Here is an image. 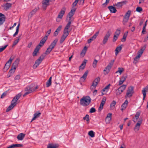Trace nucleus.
I'll use <instances>...</instances> for the list:
<instances>
[{
  "instance_id": "nucleus-43",
  "label": "nucleus",
  "mask_w": 148,
  "mask_h": 148,
  "mask_svg": "<svg viewBox=\"0 0 148 148\" xmlns=\"http://www.w3.org/2000/svg\"><path fill=\"white\" fill-rule=\"evenodd\" d=\"M122 92V90L119 88L116 90L115 93L116 95H119L121 94Z\"/></svg>"
},
{
  "instance_id": "nucleus-12",
  "label": "nucleus",
  "mask_w": 148,
  "mask_h": 148,
  "mask_svg": "<svg viewBox=\"0 0 148 148\" xmlns=\"http://www.w3.org/2000/svg\"><path fill=\"white\" fill-rule=\"evenodd\" d=\"M142 122V120H140L138 121L136 125L134 130L136 132H137L139 130L140 127Z\"/></svg>"
},
{
  "instance_id": "nucleus-53",
  "label": "nucleus",
  "mask_w": 148,
  "mask_h": 148,
  "mask_svg": "<svg viewBox=\"0 0 148 148\" xmlns=\"http://www.w3.org/2000/svg\"><path fill=\"white\" fill-rule=\"evenodd\" d=\"M51 29H50L49 30H48L45 36L44 37H46V39L47 40L48 36H49V35L50 33H51Z\"/></svg>"
},
{
  "instance_id": "nucleus-47",
  "label": "nucleus",
  "mask_w": 148,
  "mask_h": 148,
  "mask_svg": "<svg viewBox=\"0 0 148 148\" xmlns=\"http://www.w3.org/2000/svg\"><path fill=\"white\" fill-rule=\"evenodd\" d=\"M110 86V84H108V85H107V86H106L105 88H103L102 90V92H105L106 91V90H107V92L108 91V89L109 88Z\"/></svg>"
},
{
  "instance_id": "nucleus-64",
  "label": "nucleus",
  "mask_w": 148,
  "mask_h": 148,
  "mask_svg": "<svg viewBox=\"0 0 148 148\" xmlns=\"http://www.w3.org/2000/svg\"><path fill=\"white\" fill-rule=\"evenodd\" d=\"M118 36H117V35H114L113 40V42H115L117 40Z\"/></svg>"
},
{
  "instance_id": "nucleus-49",
  "label": "nucleus",
  "mask_w": 148,
  "mask_h": 148,
  "mask_svg": "<svg viewBox=\"0 0 148 148\" xmlns=\"http://www.w3.org/2000/svg\"><path fill=\"white\" fill-rule=\"evenodd\" d=\"M88 135L91 137H93L95 136V134L93 131L91 130L88 133Z\"/></svg>"
},
{
  "instance_id": "nucleus-26",
  "label": "nucleus",
  "mask_w": 148,
  "mask_h": 148,
  "mask_svg": "<svg viewBox=\"0 0 148 148\" xmlns=\"http://www.w3.org/2000/svg\"><path fill=\"white\" fill-rule=\"evenodd\" d=\"M111 66L108 65L106 68L103 71L106 72V73H104V74L105 75L108 74L109 72L110 69L111 68Z\"/></svg>"
},
{
  "instance_id": "nucleus-54",
  "label": "nucleus",
  "mask_w": 148,
  "mask_h": 148,
  "mask_svg": "<svg viewBox=\"0 0 148 148\" xmlns=\"http://www.w3.org/2000/svg\"><path fill=\"white\" fill-rule=\"evenodd\" d=\"M143 51L141 50H139L138 53V57H140L141 56L142 54L143 53Z\"/></svg>"
},
{
  "instance_id": "nucleus-14",
  "label": "nucleus",
  "mask_w": 148,
  "mask_h": 148,
  "mask_svg": "<svg viewBox=\"0 0 148 148\" xmlns=\"http://www.w3.org/2000/svg\"><path fill=\"white\" fill-rule=\"evenodd\" d=\"M99 33V32H97L96 33H95L92 36V37L90 39L88 40V43H90L92 41L95 40L97 36H98Z\"/></svg>"
},
{
  "instance_id": "nucleus-62",
  "label": "nucleus",
  "mask_w": 148,
  "mask_h": 148,
  "mask_svg": "<svg viewBox=\"0 0 148 148\" xmlns=\"http://www.w3.org/2000/svg\"><path fill=\"white\" fill-rule=\"evenodd\" d=\"M100 81V78L99 77H97V78H96L94 81L95 82H97V83L98 84V83Z\"/></svg>"
},
{
  "instance_id": "nucleus-25",
  "label": "nucleus",
  "mask_w": 148,
  "mask_h": 148,
  "mask_svg": "<svg viewBox=\"0 0 148 148\" xmlns=\"http://www.w3.org/2000/svg\"><path fill=\"white\" fill-rule=\"evenodd\" d=\"M41 114V113L39 111L36 112L34 114V117L32 119L31 122L35 120L37 118L39 117Z\"/></svg>"
},
{
  "instance_id": "nucleus-20",
  "label": "nucleus",
  "mask_w": 148,
  "mask_h": 148,
  "mask_svg": "<svg viewBox=\"0 0 148 148\" xmlns=\"http://www.w3.org/2000/svg\"><path fill=\"white\" fill-rule=\"evenodd\" d=\"M128 102L127 101V100L126 99L124 102L122 104V105L121 106V110L122 111H123V110H125L126 108L127 107L128 104Z\"/></svg>"
},
{
  "instance_id": "nucleus-18",
  "label": "nucleus",
  "mask_w": 148,
  "mask_h": 148,
  "mask_svg": "<svg viewBox=\"0 0 148 148\" xmlns=\"http://www.w3.org/2000/svg\"><path fill=\"white\" fill-rule=\"evenodd\" d=\"M148 91V85L145 87L143 88L142 90V93L143 95V100H144L146 96V92Z\"/></svg>"
},
{
  "instance_id": "nucleus-29",
  "label": "nucleus",
  "mask_w": 148,
  "mask_h": 148,
  "mask_svg": "<svg viewBox=\"0 0 148 148\" xmlns=\"http://www.w3.org/2000/svg\"><path fill=\"white\" fill-rule=\"evenodd\" d=\"M58 145L52 144H49L47 146V148H58Z\"/></svg>"
},
{
  "instance_id": "nucleus-16",
  "label": "nucleus",
  "mask_w": 148,
  "mask_h": 148,
  "mask_svg": "<svg viewBox=\"0 0 148 148\" xmlns=\"http://www.w3.org/2000/svg\"><path fill=\"white\" fill-rule=\"evenodd\" d=\"M47 40L46 37H43L41 40L38 45L37 46H38L39 49H40V47L42 46L45 43Z\"/></svg>"
},
{
  "instance_id": "nucleus-37",
  "label": "nucleus",
  "mask_w": 148,
  "mask_h": 148,
  "mask_svg": "<svg viewBox=\"0 0 148 148\" xmlns=\"http://www.w3.org/2000/svg\"><path fill=\"white\" fill-rule=\"evenodd\" d=\"M116 104V102L115 101H113L110 105V109L113 110L114 108L115 105Z\"/></svg>"
},
{
  "instance_id": "nucleus-23",
  "label": "nucleus",
  "mask_w": 148,
  "mask_h": 148,
  "mask_svg": "<svg viewBox=\"0 0 148 148\" xmlns=\"http://www.w3.org/2000/svg\"><path fill=\"white\" fill-rule=\"evenodd\" d=\"M25 134L21 133L19 134L17 136V138L20 140H22L25 137Z\"/></svg>"
},
{
  "instance_id": "nucleus-58",
  "label": "nucleus",
  "mask_w": 148,
  "mask_h": 148,
  "mask_svg": "<svg viewBox=\"0 0 148 148\" xmlns=\"http://www.w3.org/2000/svg\"><path fill=\"white\" fill-rule=\"evenodd\" d=\"M110 0H106L105 2L103 3L102 5L103 7H106L108 3L109 2Z\"/></svg>"
},
{
  "instance_id": "nucleus-7",
  "label": "nucleus",
  "mask_w": 148,
  "mask_h": 148,
  "mask_svg": "<svg viewBox=\"0 0 148 148\" xmlns=\"http://www.w3.org/2000/svg\"><path fill=\"white\" fill-rule=\"evenodd\" d=\"M45 56V54H42L41 55L37 60H36L35 63L33 66V68L34 69H36L37 67L44 58Z\"/></svg>"
},
{
  "instance_id": "nucleus-33",
  "label": "nucleus",
  "mask_w": 148,
  "mask_h": 148,
  "mask_svg": "<svg viewBox=\"0 0 148 148\" xmlns=\"http://www.w3.org/2000/svg\"><path fill=\"white\" fill-rule=\"evenodd\" d=\"M12 6V4L8 3H7L4 6H2V7H5V9L6 10L10 8Z\"/></svg>"
},
{
  "instance_id": "nucleus-32",
  "label": "nucleus",
  "mask_w": 148,
  "mask_h": 148,
  "mask_svg": "<svg viewBox=\"0 0 148 148\" xmlns=\"http://www.w3.org/2000/svg\"><path fill=\"white\" fill-rule=\"evenodd\" d=\"M122 48V47L121 46H119L116 48L115 50V55L116 56L118 53L121 51Z\"/></svg>"
},
{
  "instance_id": "nucleus-11",
  "label": "nucleus",
  "mask_w": 148,
  "mask_h": 148,
  "mask_svg": "<svg viewBox=\"0 0 148 148\" xmlns=\"http://www.w3.org/2000/svg\"><path fill=\"white\" fill-rule=\"evenodd\" d=\"M127 2V0H125L115 3L114 5L116 6L117 8H121L124 5L126 4Z\"/></svg>"
},
{
  "instance_id": "nucleus-42",
  "label": "nucleus",
  "mask_w": 148,
  "mask_h": 148,
  "mask_svg": "<svg viewBox=\"0 0 148 148\" xmlns=\"http://www.w3.org/2000/svg\"><path fill=\"white\" fill-rule=\"evenodd\" d=\"M84 120H86L87 123H88L89 122V116L88 114H86V116L83 118Z\"/></svg>"
},
{
  "instance_id": "nucleus-31",
  "label": "nucleus",
  "mask_w": 148,
  "mask_h": 148,
  "mask_svg": "<svg viewBox=\"0 0 148 148\" xmlns=\"http://www.w3.org/2000/svg\"><path fill=\"white\" fill-rule=\"evenodd\" d=\"M20 60L19 59H17L13 64L12 66L16 68L17 67L19 63Z\"/></svg>"
},
{
  "instance_id": "nucleus-24",
  "label": "nucleus",
  "mask_w": 148,
  "mask_h": 148,
  "mask_svg": "<svg viewBox=\"0 0 148 148\" xmlns=\"http://www.w3.org/2000/svg\"><path fill=\"white\" fill-rule=\"evenodd\" d=\"M127 78L126 76H122L120 80L119 81V85H121L125 81L126 78Z\"/></svg>"
},
{
  "instance_id": "nucleus-59",
  "label": "nucleus",
  "mask_w": 148,
  "mask_h": 148,
  "mask_svg": "<svg viewBox=\"0 0 148 148\" xmlns=\"http://www.w3.org/2000/svg\"><path fill=\"white\" fill-rule=\"evenodd\" d=\"M7 93V92L6 91L4 92L1 95V98L2 99L5 97Z\"/></svg>"
},
{
  "instance_id": "nucleus-45",
  "label": "nucleus",
  "mask_w": 148,
  "mask_h": 148,
  "mask_svg": "<svg viewBox=\"0 0 148 148\" xmlns=\"http://www.w3.org/2000/svg\"><path fill=\"white\" fill-rule=\"evenodd\" d=\"M126 86V85H123L121 86L119 88V89H120L121 90H122V92H123V91L125 90Z\"/></svg>"
},
{
  "instance_id": "nucleus-52",
  "label": "nucleus",
  "mask_w": 148,
  "mask_h": 148,
  "mask_svg": "<svg viewBox=\"0 0 148 148\" xmlns=\"http://www.w3.org/2000/svg\"><path fill=\"white\" fill-rule=\"evenodd\" d=\"M140 57H138V56H136L134 58L133 63L134 64H136L138 62L139 59Z\"/></svg>"
},
{
  "instance_id": "nucleus-50",
  "label": "nucleus",
  "mask_w": 148,
  "mask_h": 148,
  "mask_svg": "<svg viewBox=\"0 0 148 148\" xmlns=\"http://www.w3.org/2000/svg\"><path fill=\"white\" fill-rule=\"evenodd\" d=\"M20 40V37H19L17 38V39L15 40L13 44V46H14L16 45L18 42Z\"/></svg>"
},
{
  "instance_id": "nucleus-21",
  "label": "nucleus",
  "mask_w": 148,
  "mask_h": 148,
  "mask_svg": "<svg viewBox=\"0 0 148 148\" xmlns=\"http://www.w3.org/2000/svg\"><path fill=\"white\" fill-rule=\"evenodd\" d=\"M106 101V99H103L99 107V108L98 110L99 111H101L103 108V106L105 103Z\"/></svg>"
},
{
  "instance_id": "nucleus-2",
  "label": "nucleus",
  "mask_w": 148,
  "mask_h": 148,
  "mask_svg": "<svg viewBox=\"0 0 148 148\" xmlns=\"http://www.w3.org/2000/svg\"><path fill=\"white\" fill-rule=\"evenodd\" d=\"M21 94L19 93L16 95L13 99L12 101L11 104L8 107L7 109L6 110V112H8L11 109H13V108L16 105L17 103L16 101L18 99L21 97Z\"/></svg>"
},
{
  "instance_id": "nucleus-60",
  "label": "nucleus",
  "mask_w": 148,
  "mask_h": 148,
  "mask_svg": "<svg viewBox=\"0 0 148 148\" xmlns=\"http://www.w3.org/2000/svg\"><path fill=\"white\" fill-rule=\"evenodd\" d=\"M8 45H6L4 46L3 47L0 48V52H2L8 46Z\"/></svg>"
},
{
  "instance_id": "nucleus-17",
  "label": "nucleus",
  "mask_w": 148,
  "mask_h": 148,
  "mask_svg": "<svg viewBox=\"0 0 148 148\" xmlns=\"http://www.w3.org/2000/svg\"><path fill=\"white\" fill-rule=\"evenodd\" d=\"M0 25L3 24L5 21V17L4 16V15L1 13H0Z\"/></svg>"
},
{
  "instance_id": "nucleus-63",
  "label": "nucleus",
  "mask_w": 148,
  "mask_h": 148,
  "mask_svg": "<svg viewBox=\"0 0 148 148\" xmlns=\"http://www.w3.org/2000/svg\"><path fill=\"white\" fill-rule=\"evenodd\" d=\"M62 28V26L61 25L59 26L56 29V31L59 32L61 30Z\"/></svg>"
},
{
  "instance_id": "nucleus-35",
  "label": "nucleus",
  "mask_w": 148,
  "mask_h": 148,
  "mask_svg": "<svg viewBox=\"0 0 148 148\" xmlns=\"http://www.w3.org/2000/svg\"><path fill=\"white\" fill-rule=\"evenodd\" d=\"M128 32L127 31L124 34L122 39L121 40V41L122 42H124L126 40V39L128 35Z\"/></svg>"
},
{
  "instance_id": "nucleus-27",
  "label": "nucleus",
  "mask_w": 148,
  "mask_h": 148,
  "mask_svg": "<svg viewBox=\"0 0 148 148\" xmlns=\"http://www.w3.org/2000/svg\"><path fill=\"white\" fill-rule=\"evenodd\" d=\"M140 115V112H137L135 115V117L133 118V121L134 122H135L139 118Z\"/></svg>"
},
{
  "instance_id": "nucleus-4",
  "label": "nucleus",
  "mask_w": 148,
  "mask_h": 148,
  "mask_svg": "<svg viewBox=\"0 0 148 148\" xmlns=\"http://www.w3.org/2000/svg\"><path fill=\"white\" fill-rule=\"evenodd\" d=\"M58 40L56 38L52 42L49 47L47 48V50L45 52V55L49 54L51 51L52 49L54 48L56 46L58 42Z\"/></svg>"
},
{
  "instance_id": "nucleus-56",
  "label": "nucleus",
  "mask_w": 148,
  "mask_h": 148,
  "mask_svg": "<svg viewBox=\"0 0 148 148\" xmlns=\"http://www.w3.org/2000/svg\"><path fill=\"white\" fill-rule=\"evenodd\" d=\"M96 111L95 108L92 107L90 109L89 112L90 113H94L96 112Z\"/></svg>"
},
{
  "instance_id": "nucleus-36",
  "label": "nucleus",
  "mask_w": 148,
  "mask_h": 148,
  "mask_svg": "<svg viewBox=\"0 0 148 148\" xmlns=\"http://www.w3.org/2000/svg\"><path fill=\"white\" fill-rule=\"evenodd\" d=\"M51 79L52 77H51L49 79V80L46 82V85L47 87H49L51 85Z\"/></svg>"
},
{
  "instance_id": "nucleus-22",
  "label": "nucleus",
  "mask_w": 148,
  "mask_h": 148,
  "mask_svg": "<svg viewBox=\"0 0 148 148\" xmlns=\"http://www.w3.org/2000/svg\"><path fill=\"white\" fill-rule=\"evenodd\" d=\"M49 3V0H43L42 4L43 8H45L48 5Z\"/></svg>"
},
{
  "instance_id": "nucleus-48",
  "label": "nucleus",
  "mask_w": 148,
  "mask_h": 148,
  "mask_svg": "<svg viewBox=\"0 0 148 148\" xmlns=\"http://www.w3.org/2000/svg\"><path fill=\"white\" fill-rule=\"evenodd\" d=\"M98 62V61L95 59L93 61L92 63V66L94 68H95L97 67V64Z\"/></svg>"
},
{
  "instance_id": "nucleus-55",
  "label": "nucleus",
  "mask_w": 148,
  "mask_h": 148,
  "mask_svg": "<svg viewBox=\"0 0 148 148\" xmlns=\"http://www.w3.org/2000/svg\"><path fill=\"white\" fill-rule=\"evenodd\" d=\"M98 84L97 83V82H95L94 81L91 85V87L93 86L94 88H95Z\"/></svg>"
},
{
  "instance_id": "nucleus-38",
  "label": "nucleus",
  "mask_w": 148,
  "mask_h": 148,
  "mask_svg": "<svg viewBox=\"0 0 148 148\" xmlns=\"http://www.w3.org/2000/svg\"><path fill=\"white\" fill-rule=\"evenodd\" d=\"M16 69V68L15 67H12L11 69L9 71V74H10V75L9 76V77L12 74H13L14 73L15 71V70Z\"/></svg>"
},
{
  "instance_id": "nucleus-46",
  "label": "nucleus",
  "mask_w": 148,
  "mask_h": 148,
  "mask_svg": "<svg viewBox=\"0 0 148 148\" xmlns=\"http://www.w3.org/2000/svg\"><path fill=\"white\" fill-rule=\"evenodd\" d=\"M124 70V69L123 68H119L118 70L116 72V73H119L121 75Z\"/></svg>"
},
{
  "instance_id": "nucleus-3",
  "label": "nucleus",
  "mask_w": 148,
  "mask_h": 148,
  "mask_svg": "<svg viewBox=\"0 0 148 148\" xmlns=\"http://www.w3.org/2000/svg\"><path fill=\"white\" fill-rule=\"evenodd\" d=\"M91 99L88 96L83 97L80 100V103L81 105L86 106L89 105L91 103Z\"/></svg>"
},
{
  "instance_id": "nucleus-1",
  "label": "nucleus",
  "mask_w": 148,
  "mask_h": 148,
  "mask_svg": "<svg viewBox=\"0 0 148 148\" xmlns=\"http://www.w3.org/2000/svg\"><path fill=\"white\" fill-rule=\"evenodd\" d=\"M76 10V8H72L70 12L68 13L67 15V18H68V22L66 24L65 27L69 29L71 26V22L73 20V16L74 15Z\"/></svg>"
},
{
  "instance_id": "nucleus-6",
  "label": "nucleus",
  "mask_w": 148,
  "mask_h": 148,
  "mask_svg": "<svg viewBox=\"0 0 148 148\" xmlns=\"http://www.w3.org/2000/svg\"><path fill=\"white\" fill-rule=\"evenodd\" d=\"M134 93V87L130 86L128 87L127 90L126 94L125 96V98L127 99L131 97Z\"/></svg>"
},
{
  "instance_id": "nucleus-15",
  "label": "nucleus",
  "mask_w": 148,
  "mask_h": 148,
  "mask_svg": "<svg viewBox=\"0 0 148 148\" xmlns=\"http://www.w3.org/2000/svg\"><path fill=\"white\" fill-rule=\"evenodd\" d=\"M12 60L13 59H11V58H10L9 60L6 63L4 67V69L7 70L9 68Z\"/></svg>"
},
{
  "instance_id": "nucleus-30",
  "label": "nucleus",
  "mask_w": 148,
  "mask_h": 148,
  "mask_svg": "<svg viewBox=\"0 0 148 148\" xmlns=\"http://www.w3.org/2000/svg\"><path fill=\"white\" fill-rule=\"evenodd\" d=\"M38 8H37L34 9L32 11H31L29 15V17H31L32 16L34 15L37 11Z\"/></svg>"
},
{
  "instance_id": "nucleus-13",
  "label": "nucleus",
  "mask_w": 148,
  "mask_h": 148,
  "mask_svg": "<svg viewBox=\"0 0 148 148\" xmlns=\"http://www.w3.org/2000/svg\"><path fill=\"white\" fill-rule=\"evenodd\" d=\"M66 10V8L65 7L63 8L60 11L59 13L57 18H62L63 16L65 13V11Z\"/></svg>"
},
{
  "instance_id": "nucleus-9",
  "label": "nucleus",
  "mask_w": 148,
  "mask_h": 148,
  "mask_svg": "<svg viewBox=\"0 0 148 148\" xmlns=\"http://www.w3.org/2000/svg\"><path fill=\"white\" fill-rule=\"evenodd\" d=\"M111 32L110 30H109L107 32L106 34L104 36L102 42L103 45H105L107 42L108 39L110 36Z\"/></svg>"
},
{
  "instance_id": "nucleus-8",
  "label": "nucleus",
  "mask_w": 148,
  "mask_h": 148,
  "mask_svg": "<svg viewBox=\"0 0 148 148\" xmlns=\"http://www.w3.org/2000/svg\"><path fill=\"white\" fill-rule=\"evenodd\" d=\"M131 11L128 10L125 14L123 20V25H125L128 21L131 15Z\"/></svg>"
},
{
  "instance_id": "nucleus-10",
  "label": "nucleus",
  "mask_w": 148,
  "mask_h": 148,
  "mask_svg": "<svg viewBox=\"0 0 148 148\" xmlns=\"http://www.w3.org/2000/svg\"><path fill=\"white\" fill-rule=\"evenodd\" d=\"M25 90V92L23 95V97H25L27 95L34 92L35 90V89H33L30 86H28L26 87Z\"/></svg>"
},
{
  "instance_id": "nucleus-34",
  "label": "nucleus",
  "mask_w": 148,
  "mask_h": 148,
  "mask_svg": "<svg viewBox=\"0 0 148 148\" xmlns=\"http://www.w3.org/2000/svg\"><path fill=\"white\" fill-rule=\"evenodd\" d=\"M38 46H36L34 50L33 53V56H35L37 55V53L39 51L40 49Z\"/></svg>"
},
{
  "instance_id": "nucleus-28",
  "label": "nucleus",
  "mask_w": 148,
  "mask_h": 148,
  "mask_svg": "<svg viewBox=\"0 0 148 148\" xmlns=\"http://www.w3.org/2000/svg\"><path fill=\"white\" fill-rule=\"evenodd\" d=\"M108 8L111 12L115 13L116 12V9L112 6H108Z\"/></svg>"
},
{
  "instance_id": "nucleus-19",
  "label": "nucleus",
  "mask_w": 148,
  "mask_h": 148,
  "mask_svg": "<svg viewBox=\"0 0 148 148\" xmlns=\"http://www.w3.org/2000/svg\"><path fill=\"white\" fill-rule=\"evenodd\" d=\"M23 146V144H13L10 145L9 147L6 148H14L15 147H21Z\"/></svg>"
},
{
  "instance_id": "nucleus-39",
  "label": "nucleus",
  "mask_w": 148,
  "mask_h": 148,
  "mask_svg": "<svg viewBox=\"0 0 148 148\" xmlns=\"http://www.w3.org/2000/svg\"><path fill=\"white\" fill-rule=\"evenodd\" d=\"M20 26V24H18V26H17L16 27V31L15 33L13 34V36L14 37L16 36L18 34V31H19V27Z\"/></svg>"
},
{
  "instance_id": "nucleus-57",
  "label": "nucleus",
  "mask_w": 148,
  "mask_h": 148,
  "mask_svg": "<svg viewBox=\"0 0 148 148\" xmlns=\"http://www.w3.org/2000/svg\"><path fill=\"white\" fill-rule=\"evenodd\" d=\"M142 10L143 9L142 8L140 7H137L136 9V11L139 12H140L141 11H142Z\"/></svg>"
},
{
  "instance_id": "nucleus-5",
  "label": "nucleus",
  "mask_w": 148,
  "mask_h": 148,
  "mask_svg": "<svg viewBox=\"0 0 148 148\" xmlns=\"http://www.w3.org/2000/svg\"><path fill=\"white\" fill-rule=\"evenodd\" d=\"M71 30L65 27L63 31V34L61 37L60 40V43H62L65 40L68 36L69 33Z\"/></svg>"
},
{
  "instance_id": "nucleus-61",
  "label": "nucleus",
  "mask_w": 148,
  "mask_h": 148,
  "mask_svg": "<svg viewBox=\"0 0 148 148\" xmlns=\"http://www.w3.org/2000/svg\"><path fill=\"white\" fill-rule=\"evenodd\" d=\"M146 47V45H145L143 46L142 47H141V49L140 50H142V51H144L145 50Z\"/></svg>"
},
{
  "instance_id": "nucleus-51",
  "label": "nucleus",
  "mask_w": 148,
  "mask_h": 148,
  "mask_svg": "<svg viewBox=\"0 0 148 148\" xmlns=\"http://www.w3.org/2000/svg\"><path fill=\"white\" fill-rule=\"evenodd\" d=\"M121 30L120 29H117L116 30L115 32V35H117L119 36L120 34Z\"/></svg>"
},
{
  "instance_id": "nucleus-41",
  "label": "nucleus",
  "mask_w": 148,
  "mask_h": 148,
  "mask_svg": "<svg viewBox=\"0 0 148 148\" xmlns=\"http://www.w3.org/2000/svg\"><path fill=\"white\" fill-rule=\"evenodd\" d=\"M88 71H86L83 75V76L81 77V79H83L84 80H85L88 74Z\"/></svg>"
},
{
  "instance_id": "nucleus-44",
  "label": "nucleus",
  "mask_w": 148,
  "mask_h": 148,
  "mask_svg": "<svg viewBox=\"0 0 148 148\" xmlns=\"http://www.w3.org/2000/svg\"><path fill=\"white\" fill-rule=\"evenodd\" d=\"M111 113H109L107 115V117L106 118V120L108 119V122H110L111 119Z\"/></svg>"
},
{
  "instance_id": "nucleus-40",
  "label": "nucleus",
  "mask_w": 148,
  "mask_h": 148,
  "mask_svg": "<svg viewBox=\"0 0 148 148\" xmlns=\"http://www.w3.org/2000/svg\"><path fill=\"white\" fill-rule=\"evenodd\" d=\"M20 26V24H18V26H17L16 27V31L15 33L13 34V36L14 37L16 36L18 34V31H19V27Z\"/></svg>"
}]
</instances>
